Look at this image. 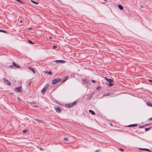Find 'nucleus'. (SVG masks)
Here are the masks:
<instances>
[{
  "mask_svg": "<svg viewBox=\"0 0 152 152\" xmlns=\"http://www.w3.org/2000/svg\"><path fill=\"white\" fill-rule=\"evenodd\" d=\"M104 79L107 82L109 83V84L108 85L109 86H111L113 85V84L112 83L114 81L113 79L108 78L106 77H105Z\"/></svg>",
  "mask_w": 152,
  "mask_h": 152,
  "instance_id": "1",
  "label": "nucleus"
},
{
  "mask_svg": "<svg viewBox=\"0 0 152 152\" xmlns=\"http://www.w3.org/2000/svg\"><path fill=\"white\" fill-rule=\"evenodd\" d=\"M61 79L60 78H57L54 79L52 81V83L53 85H55L60 82Z\"/></svg>",
  "mask_w": 152,
  "mask_h": 152,
  "instance_id": "2",
  "label": "nucleus"
},
{
  "mask_svg": "<svg viewBox=\"0 0 152 152\" xmlns=\"http://www.w3.org/2000/svg\"><path fill=\"white\" fill-rule=\"evenodd\" d=\"M76 103V101H75L72 103H69V104H65V106L66 108H69L72 107L74 105H75Z\"/></svg>",
  "mask_w": 152,
  "mask_h": 152,
  "instance_id": "3",
  "label": "nucleus"
},
{
  "mask_svg": "<svg viewBox=\"0 0 152 152\" xmlns=\"http://www.w3.org/2000/svg\"><path fill=\"white\" fill-rule=\"evenodd\" d=\"M13 65H11L10 67L12 69H17V68H20V67L19 65H17L14 62H12Z\"/></svg>",
  "mask_w": 152,
  "mask_h": 152,
  "instance_id": "4",
  "label": "nucleus"
},
{
  "mask_svg": "<svg viewBox=\"0 0 152 152\" xmlns=\"http://www.w3.org/2000/svg\"><path fill=\"white\" fill-rule=\"evenodd\" d=\"M49 86V85L48 84H47L45 87L42 89L41 90V92L43 94H44L45 93V92L47 90V89L48 88V87Z\"/></svg>",
  "mask_w": 152,
  "mask_h": 152,
  "instance_id": "5",
  "label": "nucleus"
},
{
  "mask_svg": "<svg viewBox=\"0 0 152 152\" xmlns=\"http://www.w3.org/2000/svg\"><path fill=\"white\" fill-rule=\"evenodd\" d=\"M3 80L4 83L6 85L9 86L11 85V83L6 78H4Z\"/></svg>",
  "mask_w": 152,
  "mask_h": 152,
  "instance_id": "6",
  "label": "nucleus"
},
{
  "mask_svg": "<svg viewBox=\"0 0 152 152\" xmlns=\"http://www.w3.org/2000/svg\"><path fill=\"white\" fill-rule=\"evenodd\" d=\"M15 91L18 92H21L23 91L21 86L15 88Z\"/></svg>",
  "mask_w": 152,
  "mask_h": 152,
  "instance_id": "7",
  "label": "nucleus"
},
{
  "mask_svg": "<svg viewBox=\"0 0 152 152\" xmlns=\"http://www.w3.org/2000/svg\"><path fill=\"white\" fill-rule=\"evenodd\" d=\"M54 108L55 109L56 112L58 113H60L61 111V109L60 107L58 106L55 107Z\"/></svg>",
  "mask_w": 152,
  "mask_h": 152,
  "instance_id": "8",
  "label": "nucleus"
},
{
  "mask_svg": "<svg viewBox=\"0 0 152 152\" xmlns=\"http://www.w3.org/2000/svg\"><path fill=\"white\" fill-rule=\"evenodd\" d=\"M83 82L86 85H88L90 84V82L87 79H83Z\"/></svg>",
  "mask_w": 152,
  "mask_h": 152,
  "instance_id": "9",
  "label": "nucleus"
},
{
  "mask_svg": "<svg viewBox=\"0 0 152 152\" xmlns=\"http://www.w3.org/2000/svg\"><path fill=\"white\" fill-rule=\"evenodd\" d=\"M137 124H130L126 126L127 127H134L137 126Z\"/></svg>",
  "mask_w": 152,
  "mask_h": 152,
  "instance_id": "10",
  "label": "nucleus"
},
{
  "mask_svg": "<svg viewBox=\"0 0 152 152\" xmlns=\"http://www.w3.org/2000/svg\"><path fill=\"white\" fill-rule=\"evenodd\" d=\"M55 61L57 63H64L65 62V61L62 60H56Z\"/></svg>",
  "mask_w": 152,
  "mask_h": 152,
  "instance_id": "11",
  "label": "nucleus"
},
{
  "mask_svg": "<svg viewBox=\"0 0 152 152\" xmlns=\"http://www.w3.org/2000/svg\"><path fill=\"white\" fill-rule=\"evenodd\" d=\"M139 149L142 150H144L145 151H147L148 152H151L150 150L148 148H139Z\"/></svg>",
  "mask_w": 152,
  "mask_h": 152,
  "instance_id": "12",
  "label": "nucleus"
},
{
  "mask_svg": "<svg viewBox=\"0 0 152 152\" xmlns=\"http://www.w3.org/2000/svg\"><path fill=\"white\" fill-rule=\"evenodd\" d=\"M68 79V77L67 76H66L64 77L63 80L62 81V82H64L66 81Z\"/></svg>",
  "mask_w": 152,
  "mask_h": 152,
  "instance_id": "13",
  "label": "nucleus"
},
{
  "mask_svg": "<svg viewBox=\"0 0 152 152\" xmlns=\"http://www.w3.org/2000/svg\"><path fill=\"white\" fill-rule=\"evenodd\" d=\"M118 8L121 10H122L123 9V7L121 4H118Z\"/></svg>",
  "mask_w": 152,
  "mask_h": 152,
  "instance_id": "14",
  "label": "nucleus"
},
{
  "mask_svg": "<svg viewBox=\"0 0 152 152\" xmlns=\"http://www.w3.org/2000/svg\"><path fill=\"white\" fill-rule=\"evenodd\" d=\"M89 112L92 115H94L95 114V113H94V112L93 111L91 110H89Z\"/></svg>",
  "mask_w": 152,
  "mask_h": 152,
  "instance_id": "15",
  "label": "nucleus"
},
{
  "mask_svg": "<svg viewBox=\"0 0 152 152\" xmlns=\"http://www.w3.org/2000/svg\"><path fill=\"white\" fill-rule=\"evenodd\" d=\"M28 68H29L31 71L34 73H35V71L34 69L31 67H28Z\"/></svg>",
  "mask_w": 152,
  "mask_h": 152,
  "instance_id": "16",
  "label": "nucleus"
},
{
  "mask_svg": "<svg viewBox=\"0 0 152 152\" xmlns=\"http://www.w3.org/2000/svg\"><path fill=\"white\" fill-rule=\"evenodd\" d=\"M31 1L33 3L35 4H38V2H35V1H34L33 0H31Z\"/></svg>",
  "mask_w": 152,
  "mask_h": 152,
  "instance_id": "17",
  "label": "nucleus"
},
{
  "mask_svg": "<svg viewBox=\"0 0 152 152\" xmlns=\"http://www.w3.org/2000/svg\"><path fill=\"white\" fill-rule=\"evenodd\" d=\"M28 42L30 44H31V45H34V43L33 42L31 41L30 40H28Z\"/></svg>",
  "mask_w": 152,
  "mask_h": 152,
  "instance_id": "18",
  "label": "nucleus"
},
{
  "mask_svg": "<svg viewBox=\"0 0 152 152\" xmlns=\"http://www.w3.org/2000/svg\"><path fill=\"white\" fill-rule=\"evenodd\" d=\"M151 127H150L149 128H147L145 129V131H148L149 129H151Z\"/></svg>",
  "mask_w": 152,
  "mask_h": 152,
  "instance_id": "19",
  "label": "nucleus"
},
{
  "mask_svg": "<svg viewBox=\"0 0 152 152\" xmlns=\"http://www.w3.org/2000/svg\"><path fill=\"white\" fill-rule=\"evenodd\" d=\"M0 32H3V33H7V31H5L3 30H1V29H0Z\"/></svg>",
  "mask_w": 152,
  "mask_h": 152,
  "instance_id": "20",
  "label": "nucleus"
},
{
  "mask_svg": "<svg viewBox=\"0 0 152 152\" xmlns=\"http://www.w3.org/2000/svg\"><path fill=\"white\" fill-rule=\"evenodd\" d=\"M147 104L149 106L152 107V104L150 102L147 103Z\"/></svg>",
  "mask_w": 152,
  "mask_h": 152,
  "instance_id": "21",
  "label": "nucleus"
},
{
  "mask_svg": "<svg viewBox=\"0 0 152 152\" xmlns=\"http://www.w3.org/2000/svg\"><path fill=\"white\" fill-rule=\"evenodd\" d=\"M27 132V130H26V129H25V130H24L23 131V133H26Z\"/></svg>",
  "mask_w": 152,
  "mask_h": 152,
  "instance_id": "22",
  "label": "nucleus"
},
{
  "mask_svg": "<svg viewBox=\"0 0 152 152\" xmlns=\"http://www.w3.org/2000/svg\"><path fill=\"white\" fill-rule=\"evenodd\" d=\"M101 88V87L100 86H97L96 88V89L97 90H99V89H100Z\"/></svg>",
  "mask_w": 152,
  "mask_h": 152,
  "instance_id": "23",
  "label": "nucleus"
},
{
  "mask_svg": "<svg viewBox=\"0 0 152 152\" xmlns=\"http://www.w3.org/2000/svg\"><path fill=\"white\" fill-rule=\"evenodd\" d=\"M118 149H119V150L120 151H122V152H123V151H124V149H122V148H119Z\"/></svg>",
  "mask_w": 152,
  "mask_h": 152,
  "instance_id": "24",
  "label": "nucleus"
},
{
  "mask_svg": "<svg viewBox=\"0 0 152 152\" xmlns=\"http://www.w3.org/2000/svg\"><path fill=\"white\" fill-rule=\"evenodd\" d=\"M47 73H48V74L49 75H51V74H52V72L50 71L49 72H47Z\"/></svg>",
  "mask_w": 152,
  "mask_h": 152,
  "instance_id": "25",
  "label": "nucleus"
},
{
  "mask_svg": "<svg viewBox=\"0 0 152 152\" xmlns=\"http://www.w3.org/2000/svg\"><path fill=\"white\" fill-rule=\"evenodd\" d=\"M57 48V46L56 45H53V48L54 49H56Z\"/></svg>",
  "mask_w": 152,
  "mask_h": 152,
  "instance_id": "26",
  "label": "nucleus"
},
{
  "mask_svg": "<svg viewBox=\"0 0 152 152\" xmlns=\"http://www.w3.org/2000/svg\"><path fill=\"white\" fill-rule=\"evenodd\" d=\"M64 140L66 141H68V138L66 137H65L64 138Z\"/></svg>",
  "mask_w": 152,
  "mask_h": 152,
  "instance_id": "27",
  "label": "nucleus"
},
{
  "mask_svg": "<svg viewBox=\"0 0 152 152\" xmlns=\"http://www.w3.org/2000/svg\"><path fill=\"white\" fill-rule=\"evenodd\" d=\"M144 125H141V126H140L139 128H143L144 127Z\"/></svg>",
  "mask_w": 152,
  "mask_h": 152,
  "instance_id": "28",
  "label": "nucleus"
},
{
  "mask_svg": "<svg viewBox=\"0 0 152 152\" xmlns=\"http://www.w3.org/2000/svg\"><path fill=\"white\" fill-rule=\"evenodd\" d=\"M110 93H107V94H104V95L106 96H109L110 95Z\"/></svg>",
  "mask_w": 152,
  "mask_h": 152,
  "instance_id": "29",
  "label": "nucleus"
},
{
  "mask_svg": "<svg viewBox=\"0 0 152 152\" xmlns=\"http://www.w3.org/2000/svg\"><path fill=\"white\" fill-rule=\"evenodd\" d=\"M39 122H40L42 123H44V121H42V120H40L39 121Z\"/></svg>",
  "mask_w": 152,
  "mask_h": 152,
  "instance_id": "30",
  "label": "nucleus"
},
{
  "mask_svg": "<svg viewBox=\"0 0 152 152\" xmlns=\"http://www.w3.org/2000/svg\"><path fill=\"white\" fill-rule=\"evenodd\" d=\"M35 120L37 121L38 122H39V121L40 120L39 119H35Z\"/></svg>",
  "mask_w": 152,
  "mask_h": 152,
  "instance_id": "31",
  "label": "nucleus"
},
{
  "mask_svg": "<svg viewBox=\"0 0 152 152\" xmlns=\"http://www.w3.org/2000/svg\"><path fill=\"white\" fill-rule=\"evenodd\" d=\"M100 151V150H96L95 151V152H98L99 151Z\"/></svg>",
  "mask_w": 152,
  "mask_h": 152,
  "instance_id": "32",
  "label": "nucleus"
},
{
  "mask_svg": "<svg viewBox=\"0 0 152 152\" xmlns=\"http://www.w3.org/2000/svg\"><path fill=\"white\" fill-rule=\"evenodd\" d=\"M148 120L149 121L152 120V118H149Z\"/></svg>",
  "mask_w": 152,
  "mask_h": 152,
  "instance_id": "33",
  "label": "nucleus"
},
{
  "mask_svg": "<svg viewBox=\"0 0 152 152\" xmlns=\"http://www.w3.org/2000/svg\"><path fill=\"white\" fill-rule=\"evenodd\" d=\"M91 81L93 83H95V80H92Z\"/></svg>",
  "mask_w": 152,
  "mask_h": 152,
  "instance_id": "34",
  "label": "nucleus"
},
{
  "mask_svg": "<svg viewBox=\"0 0 152 152\" xmlns=\"http://www.w3.org/2000/svg\"><path fill=\"white\" fill-rule=\"evenodd\" d=\"M148 81H149V82H152V80H150V79H149L148 80Z\"/></svg>",
  "mask_w": 152,
  "mask_h": 152,
  "instance_id": "35",
  "label": "nucleus"
},
{
  "mask_svg": "<svg viewBox=\"0 0 152 152\" xmlns=\"http://www.w3.org/2000/svg\"><path fill=\"white\" fill-rule=\"evenodd\" d=\"M92 95H91L90 96V98H89V99H90V98H91V97H92Z\"/></svg>",
  "mask_w": 152,
  "mask_h": 152,
  "instance_id": "36",
  "label": "nucleus"
},
{
  "mask_svg": "<svg viewBox=\"0 0 152 152\" xmlns=\"http://www.w3.org/2000/svg\"><path fill=\"white\" fill-rule=\"evenodd\" d=\"M40 149L42 151H44V150L42 148H40Z\"/></svg>",
  "mask_w": 152,
  "mask_h": 152,
  "instance_id": "37",
  "label": "nucleus"
},
{
  "mask_svg": "<svg viewBox=\"0 0 152 152\" xmlns=\"http://www.w3.org/2000/svg\"><path fill=\"white\" fill-rule=\"evenodd\" d=\"M148 125V124H145L144 126H146Z\"/></svg>",
  "mask_w": 152,
  "mask_h": 152,
  "instance_id": "38",
  "label": "nucleus"
},
{
  "mask_svg": "<svg viewBox=\"0 0 152 152\" xmlns=\"http://www.w3.org/2000/svg\"><path fill=\"white\" fill-rule=\"evenodd\" d=\"M49 38L50 39H52V37H49Z\"/></svg>",
  "mask_w": 152,
  "mask_h": 152,
  "instance_id": "39",
  "label": "nucleus"
},
{
  "mask_svg": "<svg viewBox=\"0 0 152 152\" xmlns=\"http://www.w3.org/2000/svg\"><path fill=\"white\" fill-rule=\"evenodd\" d=\"M31 103H35V102H31Z\"/></svg>",
  "mask_w": 152,
  "mask_h": 152,
  "instance_id": "40",
  "label": "nucleus"
},
{
  "mask_svg": "<svg viewBox=\"0 0 152 152\" xmlns=\"http://www.w3.org/2000/svg\"><path fill=\"white\" fill-rule=\"evenodd\" d=\"M110 124L111 126H112V124L111 123H110Z\"/></svg>",
  "mask_w": 152,
  "mask_h": 152,
  "instance_id": "41",
  "label": "nucleus"
},
{
  "mask_svg": "<svg viewBox=\"0 0 152 152\" xmlns=\"http://www.w3.org/2000/svg\"><path fill=\"white\" fill-rule=\"evenodd\" d=\"M20 23L22 22V20H20Z\"/></svg>",
  "mask_w": 152,
  "mask_h": 152,
  "instance_id": "42",
  "label": "nucleus"
},
{
  "mask_svg": "<svg viewBox=\"0 0 152 152\" xmlns=\"http://www.w3.org/2000/svg\"><path fill=\"white\" fill-rule=\"evenodd\" d=\"M105 1H107V0H104Z\"/></svg>",
  "mask_w": 152,
  "mask_h": 152,
  "instance_id": "43",
  "label": "nucleus"
},
{
  "mask_svg": "<svg viewBox=\"0 0 152 152\" xmlns=\"http://www.w3.org/2000/svg\"><path fill=\"white\" fill-rule=\"evenodd\" d=\"M30 83H31V82L29 83L28 84V85H30Z\"/></svg>",
  "mask_w": 152,
  "mask_h": 152,
  "instance_id": "44",
  "label": "nucleus"
},
{
  "mask_svg": "<svg viewBox=\"0 0 152 152\" xmlns=\"http://www.w3.org/2000/svg\"><path fill=\"white\" fill-rule=\"evenodd\" d=\"M141 133V132L139 134H140Z\"/></svg>",
  "mask_w": 152,
  "mask_h": 152,
  "instance_id": "45",
  "label": "nucleus"
},
{
  "mask_svg": "<svg viewBox=\"0 0 152 152\" xmlns=\"http://www.w3.org/2000/svg\"><path fill=\"white\" fill-rule=\"evenodd\" d=\"M141 7H142V5L141 6Z\"/></svg>",
  "mask_w": 152,
  "mask_h": 152,
  "instance_id": "46",
  "label": "nucleus"
}]
</instances>
